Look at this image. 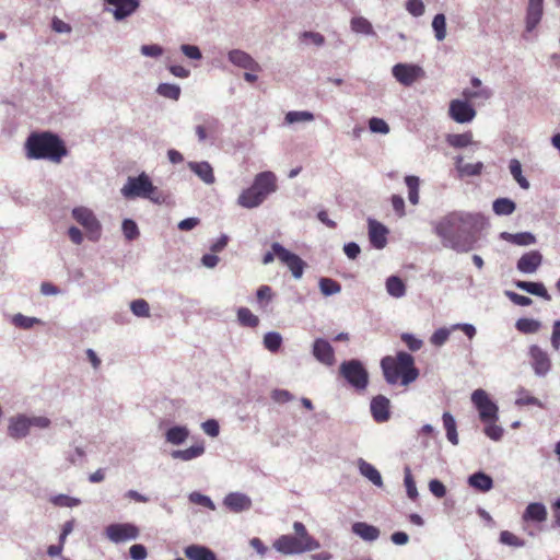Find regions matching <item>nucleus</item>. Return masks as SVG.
<instances>
[{"mask_svg":"<svg viewBox=\"0 0 560 560\" xmlns=\"http://www.w3.org/2000/svg\"><path fill=\"white\" fill-rule=\"evenodd\" d=\"M405 486L408 497L411 500H416L418 497V491L409 467H406L405 469Z\"/></svg>","mask_w":560,"mask_h":560,"instance_id":"obj_57","label":"nucleus"},{"mask_svg":"<svg viewBox=\"0 0 560 560\" xmlns=\"http://www.w3.org/2000/svg\"><path fill=\"white\" fill-rule=\"evenodd\" d=\"M189 168L206 184L214 183L213 170L208 162H190Z\"/></svg>","mask_w":560,"mask_h":560,"instance_id":"obj_31","label":"nucleus"},{"mask_svg":"<svg viewBox=\"0 0 560 560\" xmlns=\"http://www.w3.org/2000/svg\"><path fill=\"white\" fill-rule=\"evenodd\" d=\"M229 60L236 67H240L242 69L259 72L261 71V67L259 63L247 52L240 50V49H233L229 52Z\"/></svg>","mask_w":560,"mask_h":560,"instance_id":"obj_16","label":"nucleus"},{"mask_svg":"<svg viewBox=\"0 0 560 560\" xmlns=\"http://www.w3.org/2000/svg\"><path fill=\"white\" fill-rule=\"evenodd\" d=\"M485 434L493 440L499 441L503 435V429L497 425L494 422H486Z\"/></svg>","mask_w":560,"mask_h":560,"instance_id":"obj_60","label":"nucleus"},{"mask_svg":"<svg viewBox=\"0 0 560 560\" xmlns=\"http://www.w3.org/2000/svg\"><path fill=\"white\" fill-rule=\"evenodd\" d=\"M224 505L232 512L238 513L249 510L252 506V500L244 493L231 492L223 501Z\"/></svg>","mask_w":560,"mask_h":560,"instance_id":"obj_23","label":"nucleus"},{"mask_svg":"<svg viewBox=\"0 0 560 560\" xmlns=\"http://www.w3.org/2000/svg\"><path fill=\"white\" fill-rule=\"evenodd\" d=\"M237 319L244 327L256 328L259 325V318L247 307L237 310Z\"/></svg>","mask_w":560,"mask_h":560,"instance_id":"obj_38","label":"nucleus"},{"mask_svg":"<svg viewBox=\"0 0 560 560\" xmlns=\"http://www.w3.org/2000/svg\"><path fill=\"white\" fill-rule=\"evenodd\" d=\"M121 194L127 199L147 198L155 203L164 201V197L159 189L152 184L150 177L145 173H141L137 177H129L121 188Z\"/></svg>","mask_w":560,"mask_h":560,"instance_id":"obj_5","label":"nucleus"},{"mask_svg":"<svg viewBox=\"0 0 560 560\" xmlns=\"http://www.w3.org/2000/svg\"><path fill=\"white\" fill-rule=\"evenodd\" d=\"M72 218L83 226L89 240L98 241L102 226L92 210L85 207H77L72 210Z\"/></svg>","mask_w":560,"mask_h":560,"instance_id":"obj_7","label":"nucleus"},{"mask_svg":"<svg viewBox=\"0 0 560 560\" xmlns=\"http://www.w3.org/2000/svg\"><path fill=\"white\" fill-rule=\"evenodd\" d=\"M485 226L479 214L451 212L435 224V233L457 252H469Z\"/></svg>","mask_w":560,"mask_h":560,"instance_id":"obj_1","label":"nucleus"},{"mask_svg":"<svg viewBox=\"0 0 560 560\" xmlns=\"http://www.w3.org/2000/svg\"><path fill=\"white\" fill-rule=\"evenodd\" d=\"M138 534V528L131 524H113L106 528L107 537L115 542L135 539Z\"/></svg>","mask_w":560,"mask_h":560,"instance_id":"obj_14","label":"nucleus"},{"mask_svg":"<svg viewBox=\"0 0 560 560\" xmlns=\"http://www.w3.org/2000/svg\"><path fill=\"white\" fill-rule=\"evenodd\" d=\"M158 93L166 98L177 101L180 95V88L176 84L162 83L158 88Z\"/></svg>","mask_w":560,"mask_h":560,"instance_id":"obj_48","label":"nucleus"},{"mask_svg":"<svg viewBox=\"0 0 560 560\" xmlns=\"http://www.w3.org/2000/svg\"><path fill=\"white\" fill-rule=\"evenodd\" d=\"M463 100L468 103L472 102L474 100L481 98V100H489L492 95L491 91L488 88L479 89V90H469L465 89L462 92Z\"/></svg>","mask_w":560,"mask_h":560,"instance_id":"obj_45","label":"nucleus"},{"mask_svg":"<svg viewBox=\"0 0 560 560\" xmlns=\"http://www.w3.org/2000/svg\"><path fill=\"white\" fill-rule=\"evenodd\" d=\"M406 10L413 16H421L425 8L422 0H408L406 2Z\"/></svg>","mask_w":560,"mask_h":560,"instance_id":"obj_59","label":"nucleus"},{"mask_svg":"<svg viewBox=\"0 0 560 560\" xmlns=\"http://www.w3.org/2000/svg\"><path fill=\"white\" fill-rule=\"evenodd\" d=\"M189 435V431L186 427H173L166 431V441L174 445H179L186 441Z\"/></svg>","mask_w":560,"mask_h":560,"instance_id":"obj_34","label":"nucleus"},{"mask_svg":"<svg viewBox=\"0 0 560 560\" xmlns=\"http://www.w3.org/2000/svg\"><path fill=\"white\" fill-rule=\"evenodd\" d=\"M105 4L112 7L108 9L116 21H121L132 15L140 7L139 0H104Z\"/></svg>","mask_w":560,"mask_h":560,"instance_id":"obj_12","label":"nucleus"},{"mask_svg":"<svg viewBox=\"0 0 560 560\" xmlns=\"http://www.w3.org/2000/svg\"><path fill=\"white\" fill-rule=\"evenodd\" d=\"M515 208L514 201L509 198H499L493 202V211L498 215L512 214Z\"/></svg>","mask_w":560,"mask_h":560,"instance_id":"obj_41","label":"nucleus"},{"mask_svg":"<svg viewBox=\"0 0 560 560\" xmlns=\"http://www.w3.org/2000/svg\"><path fill=\"white\" fill-rule=\"evenodd\" d=\"M472 141L471 132L454 133L447 136V143L454 148H465Z\"/></svg>","mask_w":560,"mask_h":560,"instance_id":"obj_43","label":"nucleus"},{"mask_svg":"<svg viewBox=\"0 0 560 560\" xmlns=\"http://www.w3.org/2000/svg\"><path fill=\"white\" fill-rule=\"evenodd\" d=\"M273 293L269 285H260L256 292L257 302L264 308V302L268 303L272 300Z\"/></svg>","mask_w":560,"mask_h":560,"instance_id":"obj_58","label":"nucleus"},{"mask_svg":"<svg viewBox=\"0 0 560 560\" xmlns=\"http://www.w3.org/2000/svg\"><path fill=\"white\" fill-rule=\"evenodd\" d=\"M360 472L366 477L371 482H373L375 486L381 487L383 485L381 474L378 470L371 465L370 463H366L364 460L360 462L359 465Z\"/></svg>","mask_w":560,"mask_h":560,"instance_id":"obj_37","label":"nucleus"},{"mask_svg":"<svg viewBox=\"0 0 560 560\" xmlns=\"http://www.w3.org/2000/svg\"><path fill=\"white\" fill-rule=\"evenodd\" d=\"M530 364L537 375H546L551 368V360L548 353L539 346L533 345L529 348Z\"/></svg>","mask_w":560,"mask_h":560,"instance_id":"obj_13","label":"nucleus"},{"mask_svg":"<svg viewBox=\"0 0 560 560\" xmlns=\"http://www.w3.org/2000/svg\"><path fill=\"white\" fill-rule=\"evenodd\" d=\"M385 381L390 384H400L408 386L419 376V370L415 365V359L405 351L397 352L396 355H386L381 360Z\"/></svg>","mask_w":560,"mask_h":560,"instance_id":"obj_3","label":"nucleus"},{"mask_svg":"<svg viewBox=\"0 0 560 560\" xmlns=\"http://www.w3.org/2000/svg\"><path fill=\"white\" fill-rule=\"evenodd\" d=\"M392 73L405 86H411L425 75L424 70L420 66L412 63H397L393 67Z\"/></svg>","mask_w":560,"mask_h":560,"instance_id":"obj_9","label":"nucleus"},{"mask_svg":"<svg viewBox=\"0 0 560 560\" xmlns=\"http://www.w3.org/2000/svg\"><path fill=\"white\" fill-rule=\"evenodd\" d=\"M544 0H528L526 10V30L532 32L539 24L544 13Z\"/></svg>","mask_w":560,"mask_h":560,"instance_id":"obj_22","label":"nucleus"},{"mask_svg":"<svg viewBox=\"0 0 560 560\" xmlns=\"http://www.w3.org/2000/svg\"><path fill=\"white\" fill-rule=\"evenodd\" d=\"M319 289L324 295L328 296V295L339 293L341 291V285L339 282H337L334 279L322 278L319 280Z\"/></svg>","mask_w":560,"mask_h":560,"instance_id":"obj_47","label":"nucleus"},{"mask_svg":"<svg viewBox=\"0 0 560 560\" xmlns=\"http://www.w3.org/2000/svg\"><path fill=\"white\" fill-rule=\"evenodd\" d=\"M388 230L376 220L369 219V238L373 247L382 249L387 244Z\"/></svg>","mask_w":560,"mask_h":560,"instance_id":"obj_17","label":"nucleus"},{"mask_svg":"<svg viewBox=\"0 0 560 560\" xmlns=\"http://www.w3.org/2000/svg\"><path fill=\"white\" fill-rule=\"evenodd\" d=\"M401 340L405 342V345L411 350V351H418L423 346L422 340L416 338L415 336L410 334H402Z\"/></svg>","mask_w":560,"mask_h":560,"instance_id":"obj_63","label":"nucleus"},{"mask_svg":"<svg viewBox=\"0 0 560 560\" xmlns=\"http://www.w3.org/2000/svg\"><path fill=\"white\" fill-rule=\"evenodd\" d=\"M284 120L287 124H295V122H308L314 120V115L311 112L302 110H292L287 113Z\"/></svg>","mask_w":560,"mask_h":560,"instance_id":"obj_46","label":"nucleus"},{"mask_svg":"<svg viewBox=\"0 0 560 560\" xmlns=\"http://www.w3.org/2000/svg\"><path fill=\"white\" fill-rule=\"evenodd\" d=\"M471 401L479 412L482 422L498 420V406L490 399L486 390L479 388L471 394Z\"/></svg>","mask_w":560,"mask_h":560,"instance_id":"obj_8","label":"nucleus"},{"mask_svg":"<svg viewBox=\"0 0 560 560\" xmlns=\"http://www.w3.org/2000/svg\"><path fill=\"white\" fill-rule=\"evenodd\" d=\"M405 183L408 187V199L412 205L419 202V184L420 180L417 176L408 175L405 177Z\"/></svg>","mask_w":560,"mask_h":560,"instance_id":"obj_42","label":"nucleus"},{"mask_svg":"<svg viewBox=\"0 0 560 560\" xmlns=\"http://www.w3.org/2000/svg\"><path fill=\"white\" fill-rule=\"evenodd\" d=\"M50 502L56 506L73 508L80 504V500L69 497L67 494H58L50 499Z\"/></svg>","mask_w":560,"mask_h":560,"instance_id":"obj_53","label":"nucleus"},{"mask_svg":"<svg viewBox=\"0 0 560 560\" xmlns=\"http://www.w3.org/2000/svg\"><path fill=\"white\" fill-rule=\"evenodd\" d=\"M500 237L518 246H527L536 243L535 236L529 232H521L515 234L502 232Z\"/></svg>","mask_w":560,"mask_h":560,"instance_id":"obj_32","label":"nucleus"},{"mask_svg":"<svg viewBox=\"0 0 560 560\" xmlns=\"http://www.w3.org/2000/svg\"><path fill=\"white\" fill-rule=\"evenodd\" d=\"M282 343V338L278 332H267L264 337V346L271 352L279 350Z\"/></svg>","mask_w":560,"mask_h":560,"instance_id":"obj_51","label":"nucleus"},{"mask_svg":"<svg viewBox=\"0 0 560 560\" xmlns=\"http://www.w3.org/2000/svg\"><path fill=\"white\" fill-rule=\"evenodd\" d=\"M468 485L480 492H487L492 489L493 480L490 476L479 471L468 478Z\"/></svg>","mask_w":560,"mask_h":560,"instance_id":"obj_30","label":"nucleus"},{"mask_svg":"<svg viewBox=\"0 0 560 560\" xmlns=\"http://www.w3.org/2000/svg\"><path fill=\"white\" fill-rule=\"evenodd\" d=\"M189 560H217L215 553L209 548L200 545H190L184 550Z\"/></svg>","mask_w":560,"mask_h":560,"instance_id":"obj_25","label":"nucleus"},{"mask_svg":"<svg viewBox=\"0 0 560 560\" xmlns=\"http://www.w3.org/2000/svg\"><path fill=\"white\" fill-rule=\"evenodd\" d=\"M130 308L132 313L138 317H149L150 306L149 303L143 299H138L131 302Z\"/></svg>","mask_w":560,"mask_h":560,"instance_id":"obj_52","label":"nucleus"},{"mask_svg":"<svg viewBox=\"0 0 560 560\" xmlns=\"http://www.w3.org/2000/svg\"><path fill=\"white\" fill-rule=\"evenodd\" d=\"M13 323L18 327L28 329L33 327L35 323H38V319L34 317H27L22 314H18L13 317Z\"/></svg>","mask_w":560,"mask_h":560,"instance_id":"obj_62","label":"nucleus"},{"mask_svg":"<svg viewBox=\"0 0 560 560\" xmlns=\"http://www.w3.org/2000/svg\"><path fill=\"white\" fill-rule=\"evenodd\" d=\"M293 528L295 536L281 535L275 540L273 548L278 552L282 555H298L316 550L320 547L319 542L308 534L303 523L294 522Z\"/></svg>","mask_w":560,"mask_h":560,"instance_id":"obj_4","label":"nucleus"},{"mask_svg":"<svg viewBox=\"0 0 560 560\" xmlns=\"http://www.w3.org/2000/svg\"><path fill=\"white\" fill-rule=\"evenodd\" d=\"M121 229L126 240L128 241H135L140 235L137 223L131 219H125L122 221Z\"/></svg>","mask_w":560,"mask_h":560,"instance_id":"obj_50","label":"nucleus"},{"mask_svg":"<svg viewBox=\"0 0 560 560\" xmlns=\"http://www.w3.org/2000/svg\"><path fill=\"white\" fill-rule=\"evenodd\" d=\"M516 288L530 293L533 295H537L539 298H542L546 301L551 300V295L548 293L547 289L541 282H529V281H522L518 280L515 282Z\"/></svg>","mask_w":560,"mask_h":560,"instance_id":"obj_26","label":"nucleus"},{"mask_svg":"<svg viewBox=\"0 0 560 560\" xmlns=\"http://www.w3.org/2000/svg\"><path fill=\"white\" fill-rule=\"evenodd\" d=\"M515 327L523 334H535L539 330L540 323L532 318H520L516 322Z\"/></svg>","mask_w":560,"mask_h":560,"instance_id":"obj_44","label":"nucleus"},{"mask_svg":"<svg viewBox=\"0 0 560 560\" xmlns=\"http://www.w3.org/2000/svg\"><path fill=\"white\" fill-rule=\"evenodd\" d=\"M432 27L434 30L436 39L443 40L446 36L445 15L442 13L436 14L432 21Z\"/></svg>","mask_w":560,"mask_h":560,"instance_id":"obj_49","label":"nucleus"},{"mask_svg":"<svg viewBox=\"0 0 560 560\" xmlns=\"http://www.w3.org/2000/svg\"><path fill=\"white\" fill-rule=\"evenodd\" d=\"M253 186L256 187L266 199L269 194L277 189L276 175L270 171L261 172L255 176Z\"/></svg>","mask_w":560,"mask_h":560,"instance_id":"obj_18","label":"nucleus"},{"mask_svg":"<svg viewBox=\"0 0 560 560\" xmlns=\"http://www.w3.org/2000/svg\"><path fill=\"white\" fill-rule=\"evenodd\" d=\"M448 116L458 124H466L476 117V110L471 103L456 98L450 102Z\"/></svg>","mask_w":560,"mask_h":560,"instance_id":"obj_11","label":"nucleus"},{"mask_svg":"<svg viewBox=\"0 0 560 560\" xmlns=\"http://www.w3.org/2000/svg\"><path fill=\"white\" fill-rule=\"evenodd\" d=\"M340 375L357 390H364L369 384V373L361 361H343L339 366Z\"/></svg>","mask_w":560,"mask_h":560,"instance_id":"obj_6","label":"nucleus"},{"mask_svg":"<svg viewBox=\"0 0 560 560\" xmlns=\"http://www.w3.org/2000/svg\"><path fill=\"white\" fill-rule=\"evenodd\" d=\"M500 541L504 545L512 547H523L524 540L509 530H502L500 534Z\"/></svg>","mask_w":560,"mask_h":560,"instance_id":"obj_54","label":"nucleus"},{"mask_svg":"<svg viewBox=\"0 0 560 560\" xmlns=\"http://www.w3.org/2000/svg\"><path fill=\"white\" fill-rule=\"evenodd\" d=\"M509 168H510L511 175L516 180V183L521 186V188L528 189L529 182L522 174L521 162L516 159H512L510 161Z\"/></svg>","mask_w":560,"mask_h":560,"instance_id":"obj_40","label":"nucleus"},{"mask_svg":"<svg viewBox=\"0 0 560 560\" xmlns=\"http://www.w3.org/2000/svg\"><path fill=\"white\" fill-rule=\"evenodd\" d=\"M369 128L375 133L386 135L389 132L388 124L384 119L377 117H373L369 120Z\"/></svg>","mask_w":560,"mask_h":560,"instance_id":"obj_56","label":"nucleus"},{"mask_svg":"<svg viewBox=\"0 0 560 560\" xmlns=\"http://www.w3.org/2000/svg\"><path fill=\"white\" fill-rule=\"evenodd\" d=\"M482 167H483V164L481 162H478V163H474V164L468 163V164L458 166V170L464 175L475 176V175H479L481 173Z\"/></svg>","mask_w":560,"mask_h":560,"instance_id":"obj_61","label":"nucleus"},{"mask_svg":"<svg viewBox=\"0 0 560 560\" xmlns=\"http://www.w3.org/2000/svg\"><path fill=\"white\" fill-rule=\"evenodd\" d=\"M189 501L195 503V504H199V505H202L205 508H208L211 511L215 510V505L212 502V500L209 497H207L205 494H201L199 492H191L189 494Z\"/></svg>","mask_w":560,"mask_h":560,"instance_id":"obj_55","label":"nucleus"},{"mask_svg":"<svg viewBox=\"0 0 560 560\" xmlns=\"http://www.w3.org/2000/svg\"><path fill=\"white\" fill-rule=\"evenodd\" d=\"M264 200L262 194L253 185L238 196V205L247 209L258 207Z\"/></svg>","mask_w":560,"mask_h":560,"instance_id":"obj_24","label":"nucleus"},{"mask_svg":"<svg viewBox=\"0 0 560 560\" xmlns=\"http://www.w3.org/2000/svg\"><path fill=\"white\" fill-rule=\"evenodd\" d=\"M524 521L545 522L547 520V510L542 503H529L523 514Z\"/></svg>","mask_w":560,"mask_h":560,"instance_id":"obj_29","label":"nucleus"},{"mask_svg":"<svg viewBox=\"0 0 560 560\" xmlns=\"http://www.w3.org/2000/svg\"><path fill=\"white\" fill-rule=\"evenodd\" d=\"M386 290L389 295L398 299L405 295L406 285L399 277L390 276L386 280Z\"/></svg>","mask_w":560,"mask_h":560,"instance_id":"obj_35","label":"nucleus"},{"mask_svg":"<svg viewBox=\"0 0 560 560\" xmlns=\"http://www.w3.org/2000/svg\"><path fill=\"white\" fill-rule=\"evenodd\" d=\"M542 256L538 250H530L517 260V269L524 273H533L541 265Z\"/></svg>","mask_w":560,"mask_h":560,"instance_id":"obj_21","label":"nucleus"},{"mask_svg":"<svg viewBox=\"0 0 560 560\" xmlns=\"http://www.w3.org/2000/svg\"><path fill=\"white\" fill-rule=\"evenodd\" d=\"M442 419H443V425L446 431L447 440L453 445H457L458 444V434H457L456 422H455L454 417L450 412H444Z\"/></svg>","mask_w":560,"mask_h":560,"instance_id":"obj_36","label":"nucleus"},{"mask_svg":"<svg viewBox=\"0 0 560 560\" xmlns=\"http://www.w3.org/2000/svg\"><path fill=\"white\" fill-rule=\"evenodd\" d=\"M30 420L24 415H18L10 418L8 425V434L15 440L25 438L30 432Z\"/></svg>","mask_w":560,"mask_h":560,"instance_id":"obj_19","label":"nucleus"},{"mask_svg":"<svg viewBox=\"0 0 560 560\" xmlns=\"http://www.w3.org/2000/svg\"><path fill=\"white\" fill-rule=\"evenodd\" d=\"M203 453H205V446L202 443H200V444L192 445L186 450L173 451L172 457L187 462V460H191L196 457H199Z\"/></svg>","mask_w":560,"mask_h":560,"instance_id":"obj_33","label":"nucleus"},{"mask_svg":"<svg viewBox=\"0 0 560 560\" xmlns=\"http://www.w3.org/2000/svg\"><path fill=\"white\" fill-rule=\"evenodd\" d=\"M313 354L323 364L332 365L335 363L334 349L325 339L318 338L314 341Z\"/></svg>","mask_w":560,"mask_h":560,"instance_id":"obj_20","label":"nucleus"},{"mask_svg":"<svg viewBox=\"0 0 560 560\" xmlns=\"http://www.w3.org/2000/svg\"><path fill=\"white\" fill-rule=\"evenodd\" d=\"M352 532L368 541L376 540L380 536L377 527L364 522H357L352 525Z\"/></svg>","mask_w":560,"mask_h":560,"instance_id":"obj_28","label":"nucleus"},{"mask_svg":"<svg viewBox=\"0 0 560 560\" xmlns=\"http://www.w3.org/2000/svg\"><path fill=\"white\" fill-rule=\"evenodd\" d=\"M271 249H273L278 259L290 269L294 278L300 279L303 276L306 264L302 258L289 252L279 243H273Z\"/></svg>","mask_w":560,"mask_h":560,"instance_id":"obj_10","label":"nucleus"},{"mask_svg":"<svg viewBox=\"0 0 560 560\" xmlns=\"http://www.w3.org/2000/svg\"><path fill=\"white\" fill-rule=\"evenodd\" d=\"M219 129V120L213 117H208L203 119L201 125L196 127V135L199 141H205L209 137H212L217 133Z\"/></svg>","mask_w":560,"mask_h":560,"instance_id":"obj_27","label":"nucleus"},{"mask_svg":"<svg viewBox=\"0 0 560 560\" xmlns=\"http://www.w3.org/2000/svg\"><path fill=\"white\" fill-rule=\"evenodd\" d=\"M27 159L61 163L69 154L65 141L50 131L32 132L24 144Z\"/></svg>","mask_w":560,"mask_h":560,"instance_id":"obj_2","label":"nucleus"},{"mask_svg":"<svg viewBox=\"0 0 560 560\" xmlns=\"http://www.w3.org/2000/svg\"><path fill=\"white\" fill-rule=\"evenodd\" d=\"M371 413L377 423H383L390 418V401L383 395H377L371 400Z\"/></svg>","mask_w":560,"mask_h":560,"instance_id":"obj_15","label":"nucleus"},{"mask_svg":"<svg viewBox=\"0 0 560 560\" xmlns=\"http://www.w3.org/2000/svg\"><path fill=\"white\" fill-rule=\"evenodd\" d=\"M350 26L354 33H361V34H365V35L374 34L372 24L370 23L369 20H366L363 16L352 18L351 22H350Z\"/></svg>","mask_w":560,"mask_h":560,"instance_id":"obj_39","label":"nucleus"},{"mask_svg":"<svg viewBox=\"0 0 560 560\" xmlns=\"http://www.w3.org/2000/svg\"><path fill=\"white\" fill-rule=\"evenodd\" d=\"M271 398L279 404H285L293 399V395L285 389H275L271 393Z\"/></svg>","mask_w":560,"mask_h":560,"instance_id":"obj_64","label":"nucleus"}]
</instances>
